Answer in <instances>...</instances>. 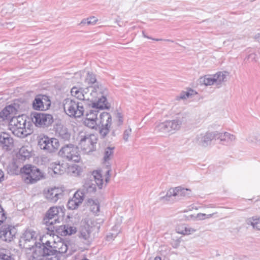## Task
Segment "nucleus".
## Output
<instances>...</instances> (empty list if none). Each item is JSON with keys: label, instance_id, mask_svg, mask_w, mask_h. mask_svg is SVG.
Masks as SVG:
<instances>
[{"label": "nucleus", "instance_id": "nucleus-1", "mask_svg": "<svg viewBox=\"0 0 260 260\" xmlns=\"http://www.w3.org/2000/svg\"><path fill=\"white\" fill-rule=\"evenodd\" d=\"M88 104H96L101 108H109L110 105L107 102L106 96L108 90L101 84H97L90 85L87 87Z\"/></svg>", "mask_w": 260, "mask_h": 260}, {"label": "nucleus", "instance_id": "nucleus-2", "mask_svg": "<svg viewBox=\"0 0 260 260\" xmlns=\"http://www.w3.org/2000/svg\"><path fill=\"white\" fill-rule=\"evenodd\" d=\"M187 114L185 112L180 113L175 119L166 120L155 124L154 131L161 135L168 134L173 131H178L181 125L186 121Z\"/></svg>", "mask_w": 260, "mask_h": 260}, {"label": "nucleus", "instance_id": "nucleus-3", "mask_svg": "<svg viewBox=\"0 0 260 260\" xmlns=\"http://www.w3.org/2000/svg\"><path fill=\"white\" fill-rule=\"evenodd\" d=\"M31 125L30 121H27L26 115L23 114L12 117L9 123L13 134L20 138H24L31 133Z\"/></svg>", "mask_w": 260, "mask_h": 260}, {"label": "nucleus", "instance_id": "nucleus-4", "mask_svg": "<svg viewBox=\"0 0 260 260\" xmlns=\"http://www.w3.org/2000/svg\"><path fill=\"white\" fill-rule=\"evenodd\" d=\"M84 101H78L71 98H67L63 101V110L65 113L71 118H80L85 111Z\"/></svg>", "mask_w": 260, "mask_h": 260}, {"label": "nucleus", "instance_id": "nucleus-5", "mask_svg": "<svg viewBox=\"0 0 260 260\" xmlns=\"http://www.w3.org/2000/svg\"><path fill=\"white\" fill-rule=\"evenodd\" d=\"M58 154L62 158L69 161L79 162L80 156L78 148L72 144H68L62 146L58 152Z\"/></svg>", "mask_w": 260, "mask_h": 260}, {"label": "nucleus", "instance_id": "nucleus-6", "mask_svg": "<svg viewBox=\"0 0 260 260\" xmlns=\"http://www.w3.org/2000/svg\"><path fill=\"white\" fill-rule=\"evenodd\" d=\"M20 169L24 173V180L26 183L33 184L43 178V174L36 166L26 165Z\"/></svg>", "mask_w": 260, "mask_h": 260}, {"label": "nucleus", "instance_id": "nucleus-7", "mask_svg": "<svg viewBox=\"0 0 260 260\" xmlns=\"http://www.w3.org/2000/svg\"><path fill=\"white\" fill-rule=\"evenodd\" d=\"M79 146L86 153L93 151L95 149L97 139L94 135L79 134Z\"/></svg>", "mask_w": 260, "mask_h": 260}, {"label": "nucleus", "instance_id": "nucleus-8", "mask_svg": "<svg viewBox=\"0 0 260 260\" xmlns=\"http://www.w3.org/2000/svg\"><path fill=\"white\" fill-rule=\"evenodd\" d=\"M37 234L30 230L25 231L19 240V246L22 248L31 249L38 244L36 241Z\"/></svg>", "mask_w": 260, "mask_h": 260}, {"label": "nucleus", "instance_id": "nucleus-9", "mask_svg": "<svg viewBox=\"0 0 260 260\" xmlns=\"http://www.w3.org/2000/svg\"><path fill=\"white\" fill-rule=\"evenodd\" d=\"M46 237H43L40 239L41 246L43 249L44 250L46 256V260H59L57 253L55 251V246L54 240H46Z\"/></svg>", "mask_w": 260, "mask_h": 260}, {"label": "nucleus", "instance_id": "nucleus-10", "mask_svg": "<svg viewBox=\"0 0 260 260\" xmlns=\"http://www.w3.org/2000/svg\"><path fill=\"white\" fill-rule=\"evenodd\" d=\"M62 212V209L60 207H51L46 212L43 222L46 225H53L55 223L59 222L58 214Z\"/></svg>", "mask_w": 260, "mask_h": 260}, {"label": "nucleus", "instance_id": "nucleus-11", "mask_svg": "<svg viewBox=\"0 0 260 260\" xmlns=\"http://www.w3.org/2000/svg\"><path fill=\"white\" fill-rule=\"evenodd\" d=\"M31 119L38 126H48L53 122L52 115L45 113L35 112L31 115Z\"/></svg>", "mask_w": 260, "mask_h": 260}, {"label": "nucleus", "instance_id": "nucleus-12", "mask_svg": "<svg viewBox=\"0 0 260 260\" xmlns=\"http://www.w3.org/2000/svg\"><path fill=\"white\" fill-rule=\"evenodd\" d=\"M217 131H208L205 133L201 134L197 136L196 143L199 146L206 147L211 144L214 139H217Z\"/></svg>", "mask_w": 260, "mask_h": 260}, {"label": "nucleus", "instance_id": "nucleus-13", "mask_svg": "<svg viewBox=\"0 0 260 260\" xmlns=\"http://www.w3.org/2000/svg\"><path fill=\"white\" fill-rule=\"evenodd\" d=\"M100 123L101 124L100 134L103 138H104L109 132V128L111 124L112 117L109 113L104 112L100 114Z\"/></svg>", "mask_w": 260, "mask_h": 260}, {"label": "nucleus", "instance_id": "nucleus-14", "mask_svg": "<svg viewBox=\"0 0 260 260\" xmlns=\"http://www.w3.org/2000/svg\"><path fill=\"white\" fill-rule=\"evenodd\" d=\"M17 230L14 226L4 225L1 228L0 238L6 242H11L15 238Z\"/></svg>", "mask_w": 260, "mask_h": 260}, {"label": "nucleus", "instance_id": "nucleus-15", "mask_svg": "<svg viewBox=\"0 0 260 260\" xmlns=\"http://www.w3.org/2000/svg\"><path fill=\"white\" fill-rule=\"evenodd\" d=\"M87 87L83 88L77 86H74L71 90V93L72 96L76 98L78 101H84L85 105L88 104V96Z\"/></svg>", "mask_w": 260, "mask_h": 260}, {"label": "nucleus", "instance_id": "nucleus-16", "mask_svg": "<svg viewBox=\"0 0 260 260\" xmlns=\"http://www.w3.org/2000/svg\"><path fill=\"white\" fill-rule=\"evenodd\" d=\"M63 190L61 188L54 187L48 190L45 194L46 198L52 203H56L58 200L63 197Z\"/></svg>", "mask_w": 260, "mask_h": 260}, {"label": "nucleus", "instance_id": "nucleus-17", "mask_svg": "<svg viewBox=\"0 0 260 260\" xmlns=\"http://www.w3.org/2000/svg\"><path fill=\"white\" fill-rule=\"evenodd\" d=\"M0 146L6 151L11 150L13 148V139L8 133H0Z\"/></svg>", "mask_w": 260, "mask_h": 260}, {"label": "nucleus", "instance_id": "nucleus-18", "mask_svg": "<svg viewBox=\"0 0 260 260\" xmlns=\"http://www.w3.org/2000/svg\"><path fill=\"white\" fill-rule=\"evenodd\" d=\"M55 134L63 141H68L71 138V133L66 126L61 124H57L55 127Z\"/></svg>", "mask_w": 260, "mask_h": 260}, {"label": "nucleus", "instance_id": "nucleus-19", "mask_svg": "<svg viewBox=\"0 0 260 260\" xmlns=\"http://www.w3.org/2000/svg\"><path fill=\"white\" fill-rule=\"evenodd\" d=\"M84 200V195L81 191H76L72 199L70 200L67 204L69 209L74 210L78 207Z\"/></svg>", "mask_w": 260, "mask_h": 260}, {"label": "nucleus", "instance_id": "nucleus-20", "mask_svg": "<svg viewBox=\"0 0 260 260\" xmlns=\"http://www.w3.org/2000/svg\"><path fill=\"white\" fill-rule=\"evenodd\" d=\"M92 228L89 226L82 228L79 238L82 240V242L86 245L89 246L92 242L94 237L91 235V230Z\"/></svg>", "mask_w": 260, "mask_h": 260}, {"label": "nucleus", "instance_id": "nucleus-21", "mask_svg": "<svg viewBox=\"0 0 260 260\" xmlns=\"http://www.w3.org/2000/svg\"><path fill=\"white\" fill-rule=\"evenodd\" d=\"M216 139L220 140L221 143L223 145H230L236 140V136L228 132L223 133L217 132Z\"/></svg>", "mask_w": 260, "mask_h": 260}, {"label": "nucleus", "instance_id": "nucleus-22", "mask_svg": "<svg viewBox=\"0 0 260 260\" xmlns=\"http://www.w3.org/2000/svg\"><path fill=\"white\" fill-rule=\"evenodd\" d=\"M32 248L34 251L30 257V260H43V258L46 256L41 243H38Z\"/></svg>", "mask_w": 260, "mask_h": 260}, {"label": "nucleus", "instance_id": "nucleus-23", "mask_svg": "<svg viewBox=\"0 0 260 260\" xmlns=\"http://www.w3.org/2000/svg\"><path fill=\"white\" fill-rule=\"evenodd\" d=\"M31 156L29 149L26 146L22 147L16 154V158L19 161H23L29 158Z\"/></svg>", "mask_w": 260, "mask_h": 260}, {"label": "nucleus", "instance_id": "nucleus-24", "mask_svg": "<svg viewBox=\"0 0 260 260\" xmlns=\"http://www.w3.org/2000/svg\"><path fill=\"white\" fill-rule=\"evenodd\" d=\"M54 244L55 249V251L59 257V260H60V257L62 254L67 251L68 246L67 244L61 240H58V241H54Z\"/></svg>", "mask_w": 260, "mask_h": 260}, {"label": "nucleus", "instance_id": "nucleus-25", "mask_svg": "<svg viewBox=\"0 0 260 260\" xmlns=\"http://www.w3.org/2000/svg\"><path fill=\"white\" fill-rule=\"evenodd\" d=\"M89 106H91L90 109L88 110L86 113V119H92L97 120L98 113L99 109H104V108H99L96 104H87Z\"/></svg>", "mask_w": 260, "mask_h": 260}, {"label": "nucleus", "instance_id": "nucleus-26", "mask_svg": "<svg viewBox=\"0 0 260 260\" xmlns=\"http://www.w3.org/2000/svg\"><path fill=\"white\" fill-rule=\"evenodd\" d=\"M89 106H91L90 109L88 110L86 113V119H92L97 120L98 113L99 109H104V108H99L96 104H87Z\"/></svg>", "mask_w": 260, "mask_h": 260}, {"label": "nucleus", "instance_id": "nucleus-27", "mask_svg": "<svg viewBox=\"0 0 260 260\" xmlns=\"http://www.w3.org/2000/svg\"><path fill=\"white\" fill-rule=\"evenodd\" d=\"M89 106H91L90 109L88 110L86 113V119H92L97 120L98 113L99 109H104V108H99L96 104H87Z\"/></svg>", "mask_w": 260, "mask_h": 260}, {"label": "nucleus", "instance_id": "nucleus-28", "mask_svg": "<svg viewBox=\"0 0 260 260\" xmlns=\"http://www.w3.org/2000/svg\"><path fill=\"white\" fill-rule=\"evenodd\" d=\"M25 104L19 101H15L13 104L9 106L12 108V111L15 115L25 110Z\"/></svg>", "mask_w": 260, "mask_h": 260}, {"label": "nucleus", "instance_id": "nucleus-29", "mask_svg": "<svg viewBox=\"0 0 260 260\" xmlns=\"http://www.w3.org/2000/svg\"><path fill=\"white\" fill-rule=\"evenodd\" d=\"M59 147V142L56 138H50L48 145H47V152L53 153L55 152Z\"/></svg>", "mask_w": 260, "mask_h": 260}, {"label": "nucleus", "instance_id": "nucleus-30", "mask_svg": "<svg viewBox=\"0 0 260 260\" xmlns=\"http://www.w3.org/2000/svg\"><path fill=\"white\" fill-rule=\"evenodd\" d=\"M215 80L214 75H207L200 78V83L206 86H210L215 85Z\"/></svg>", "mask_w": 260, "mask_h": 260}, {"label": "nucleus", "instance_id": "nucleus-31", "mask_svg": "<svg viewBox=\"0 0 260 260\" xmlns=\"http://www.w3.org/2000/svg\"><path fill=\"white\" fill-rule=\"evenodd\" d=\"M13 112L12 111V108L9 105L6 106L1 112L0 116L4 120L12 119L15 117Z\"/></svg>", "mask_w": 260, "mask_h": 260}, {"label": "nucleus", "instance_id": "nucleus-32", "mask_svg": "<svg viewBox=\"0 0 260 260\" xmlns=\"http://www.w3.org/2000/svg\"><path fill=\"white\" fill-rule=\"evenodd\" d=\"M49 168L51 169L55 174L61 175L65 171L64 167L61 165L59 162L51 163Z\"/></svg>", "mask_w": 260, "mask_h": 260}, {"label": "nucleus", "instance_id": "nucleus-33", "mask_svg": "<svg viewBox=\"0 0 260 260\" xmlns=\"http://www.w3.org/2000/svg\"><path fill=\"white\" fill-rule=\"evenodd\" d=\"M215 78V85L219 87L222 82L226 81L227 76L226 72H218L214 75Z\"/></svg>", "mask_w": 260, "mask_h": 260}, {"label": "nucleus", "instance_id": "nucleus-34", "mask_svg": "<svg viewBox=\"0 0 260 260\" xmlns=\"http://www.w3.org/2000/svg\"><path fill=\"white\" fill-rule=\"evenodd\" d=\"M114 149L115 147L112 146L105 148L103 157L105 162L109 161L112 158Z\"/></svg>", "mask_w": 260, "mask_h": 260}, {"label": "nucleus", "instance_id": "nucleus-35", "mask_svg": "<svg viewBox=\"0 0 260 260\" xmlns=\"http://www.w3.org/2000/svg\"><path fill=\"white\" fill-rule=\"evenodd\" d=\"M67 228H68V225H62L59 226L53 225L52 228L51 227V231L53 232L55 230L56 232L58 234H59L62 236H67L68 233Z\"/></svg>", "mask_w": 260, "mask_h": 260}, {"label": "nucleus", "instance_id": "nucleus-36", "mask_svg": "<svg viewBox=\"0 0 260 260\" xmlns=\"http://www.w3.org/2000/svg\"><path fill=\"white\" fill-rule=\"evenodd\" d=\"M49 141H50V138L47 136H44L40 137L38 140V146L41 149L47 152V145H48Z\"/></svg>", "mask_w": 260, "mask_h": 260}, {"label": "nucleus", "instance_id": "nucleus-37", "mask_svg": "<svg viewBox=\"0 0 260 260\" xmlns=\"http://www.w3.org/2000/svg\"><path fill=\"white\" fill-rule=\"evenodd\" d=\"M83 187L84 191L87 193H94L96 190L95 184L92 182H86Z\"/></svg>", "mask_w": 260, "mask_h": 260}, {"label": "nucleus", "instance_id": "nucleus-38", "mask_svg": "<svg viewBox=\"0 0 260 260\" xmlns=\"http://www.w3.org/2000/svg\"><path fill=\"white\" fill-rule=\"evenodd\" d=\"M42 102L43 100L42 99V96L36 97L32 103L33 108L36 110H44L43 108L44 107Z\"/></svg>", "mask_w": 260, "mask_h": 260}, {"label": "nucleus", "instance_id": "nucleus-39", "mask_svg": "<svg viewBox=\"0 0 260 260\" xmlns=\"http://www.w3.org/2000/svg\"><path fill=\"white\" fill-rule=\"evenodd\" d=\"M247 223L248 224H250L254 229L257 230H260V217H252L247 220Z\"/></svg>", "mask_w": 260, "mask_h": 260}, {"label": "nucleus", "instance_id": "nucleus-40", "mask_svg": "<svg viewBox=\"0 0 260 260\" xmlns=\"http://www.w3.org/2000/svg\"><path fill=\"white\" fill-rule=\"evenodd\" d=\"M85 82L88 84H90V85L99 84L96 81L95 75L90 72L87 73V77L85 79Z\"/></svg>", "mask_w": 260, "mask_h": 260}, {"label": "nucleus", "instance_id": "nucleus-41", "mask_svg": "<svg viewBox=\"0 0 260 260\" xmlns=\"http://www.w3.org/2000/svg\"><path fill=\"white\" fill-rule=\"evenodd\" d=\"M177 197H189L191 194V190L186 188H183L180 186L177 187Z\"/></svg>", "mask_w": 260, "mask_h": 260}, {"label": "nucleus", "instance_id": "nucleus-42", "mask_svg": "<svg viewBox=\"0 0 260 260\" xmlns=\"http://www.w3.org/2000/svg\"><path fill=\"white\" fill-rule=\"evenodd\" d=\"M181 228V230L180 228L177 229V232L183 235L190 234L196 231V230L189 227H186L184 225H182Z\"/></svg>", "mask_w": 260, "mask_h": 260}, {"label": "nucleus", "instance_id": "nucleus-43", "mask_svg": "<svg viewBox=\"0 0 260 260\" xmlns=\"http://www.w3.org/2000/svg\"><path fill=\"white\" fill-rule=\"evenodd\" d=\"M247 140L249 143L260 144V134H252L248 137Z\"/></svg>", "mask_w": 260, "mask_h": 260}, {"label": "nucleus", "instance_id": "nucleus-44", "mask_svg": "<svg viewBox=\"0 0 260 260\" xmlns=\"http://www.w3.org/2000/svg\"><path fill=\"white\" fill-rule=\"evenodd\" d=\"M178 191L177 187L175 188L170 189L168 191L165 196L161 197L162 199H165L167 201H170V198L172 197H177Z\"/></svg>", "mask_w": 260, "mask_h": 260}, {"label": "nucleus", "instance_id": "nucleus-45", "mask_svg": "<svg viewBox=\"0 0 260 260\" xmlns=\"http://www.w3.org/2000/svg\"><path fill=\"white\" fill-rule=\"evenodd\" d=\"M98 21V19L95 17H91L89 18H88L87 19H83L80 24L82 25H93L96 22Z\"/></svg>", "mask_w": 260, "mask_h": 260}, {"label": "nucleus", "instance_id": "nucleus-46", "mask_svg": "<svg viewBox=\"0 0 260 260\" xmlns=\"http://www.w3.org/2000/svg\"><path fill=\"white\" fill-rule=\"evenodd\" d=\"M41 96H42V99L43 100L42 104H43V106L44 107V108H43V110H46L49 108V107L51 105V101L49 99V96H48L47 95H43Z\"/></svg>", "mask_w": 260, "mask_h": 260}, {"label": "nucleus", "instance_id": "nucleus-47", "mask_svg": "<svg viewBox=\"0 0 260 260\" xmlns=\"http://www.w3.org/2000/svg\"><path fill=\"white\" fill-rule=\"evenodd\" d=\"M88 202L91 204L90 210L94 213H98L100 210L99 205L92 200H89Z\"/></svg>", "mask_w": 260, "mask_h": 260}, {"label": "nucleus", "instance_id": "nucleus-48", "mask_svg": "<svg viewBox=\"0 0 260 260\" xmlns=\"http://www.w3.org/2000/svg\"><path fill=\"white\" fill-rule=\"evenodd\" d=\"M84 123L85 125L91 128H94L97 124L96 120L92 119H85Z\"/></svg>", "mask_w": 260, "mask_h": 260}, {"label": "nucleus", "instance_id": "nucleus-49", "mask_svg": "<svg viewBox=\"0 0 260 260\" xmlns=\"http://www.w3.org/2000/svg\"><path fill=\"white\" fill-rule=\"evenodd\" d=\"M191 94L189 91H183L180 93L179 96L177 97V100H184L189 98Z\"/></svg>", "mask_w": 260, "mask_h": 260}, {"label": "nucleus", "instance_id": "nucleus-50", "mask_svg": "<svg viewBox=\"0 0 260 260\" xmlns=\"http://www.w3.org/2000/svg\"><path fill=\"white\" fill-rule=\"evenodd\" d=\"M131 133L132 129L131 128H128L124 131L123 135V139L125 142L128 141V138L131 135Z\"/></svg>", "mask_w": 260, "mask_h": 260}, {"label": "nucleus", "instance_id": "nucleus-51", "mask_svg": "<svg viewBox=\"0 0 260 260\" xmlns=\"http://www.w3.org/2000/svg\"><path fill=\"white\" fill-rule=\"evenodd\" d=\"M214 213L206 214L204 213H198L197 215V217L200 220H204L206 218H209L212 216Z\"/></svg>", "mask_w": 260, "mask_h": 260}, {"label": "nucleus", "instance_id": "nucleus-52", "mask_svg": "<svg viewBox=\"0 0 260 260\" xmlns=\"http://www.w3.org/2000/svg\"><path fill=\"white\" fill-rule=\"evenodd\" d=\"M4 250H0V259L2 260H11V256L5 253Z\"/></svg>", "mask_w": 260, "mask_h": 260}, {"label": "nucleus", "instance_id": "nucleus-53", "mask_svg": "<svg viewBox=\"0 0 260 260\" xmlns=\"http://www.w3.org/2000/svg\"><path fill=\"white\" fill-rule=\"evenodd\" d=\"M67 225H68V228H67V230L68 231L67 235H71L73 234L76 233V232H77V229L76 227L72 226L68 224H67Z\"/></svg>", "mask_w": 260, "mask_h": 260}, {"label": "nucleus", "instance_id": "nucleus-54", "mask_svg": "<svg viewBox=\"0 0 260 260\" xmlns=\"http://www.w3.org/2000/svg\"><path fill=\"white\" fill-rule=\"evenodd\" d=\"M116 118L118 119L116 122L117 125L118 126H120L123 123V116L120 113L118 112L116 114Z\"/></svg>", "mask_w": 260, "mask_h": 260}, {"label": "nucleus", "instance_id": "nucleus-55", "mask_svg": "<svg viewBox=\"0 0 260 260\" xmlns=\"http://www.w3.org/2000/svg\"><path fill=\"white\" fill-rule=\"evenodd\" d=\"M94 181L102 178L101 174L98 171H94L92 173Z\"/></svg>", "mask_w": 260, "mask_h": 260}, {"label": "nucleus", "instance_id": "nucleus-56", "mask_svg": "<svg viewBox=\"0 0 260 260\" xmlns=\"http://www.w3.org/2000/svg\"><path fill=\"white\" fill-rule=\"evenodd\" d=\"M95 184L96 185H97L100 189H102L103 187V180L102 178H101L100 179H98L95 181H94Z\"/></svg>", "mask_w": 260, "mask_h": 260}, {"label": "nucleus", "instance_id": "nucleus-57", "mask_svg": "<svg viewBox=\"0 0 260 260\" xmlns=\"http://www.w3.org/2000/svg\"><path fill=\"white\" fill-rule=\"evenodd\" d=\"M10 168H12L13 169V171L12 173H16V172L18 171V166L16 165V162H13L11 165H10Z\"/></svg>", "mask_w": 260, "mask_h": 260}, {"label": "nucleus", "instance_id": "nucleus-58", "mask_svg": "<svg viewBox=\"0 0 260 260\" xmlns=\"http://www.w3.org/2000/svg\"><path fill=\"white\" fill-rule=\"evenodd\" d=\"M4 173L2 171V170L0 169V182L4 180Z\"/></svg>", "mask_w": 260, "mask_h": 260}, {"label": "nucleus", "instance_id": "nucleus-59", "mask_svg": "<svg viewBox=\"0 0 260 260\" xmlns=\"http://www.w3.org/2000/svg\"><path fill=\"white\" fill-rule=\"evenodd\" d=\"M142 33H143V36L144 37H145V38H148V39H151V38H150V37H148V36H146V34H145L144 31H143V32H142Z\"/></svg>", "mask_w": 260, "mask_h": 260}, {"label": "nucleus", "instance_id": "nucleus-60", "mask_svg": "<svg viewBox=\"0 0 260 260\" xmlns=\"http://www.w3.org/2000/svg\"><path fill=\"white\" fill-rule=\"evenodd\" d=\"M151 39H152V38ZM152 40L156 41H162V40L161 39H152Z\"/></svg>", "mask_w": 260, "mask_h": 260}, {"label": "nucleus", "instance_id": "nucleus-61", "mask_svg": "<svg viewBox=\"0 0 260 260\" xmlns=\"http://www.w3.org/2000/svg\"><path fill=\"white\" fill-rule=\"evenodd\" d=\"M112 136H114H114H115L116 134H115V131H114V130H113V131H112Z\"/></svg>", "mask_w": 260, "mask_h": 260}, {"label": "nucleus", "instance_id": "nucleus-62", "mask_svg": "<svg viewBox=\"0 0 260 260\" xmlns=\"http://www.w3.org/2000/svg\"><path fill=\"white\" fill-rule=\"evenodd\" d=\"M154 260H161L160 257H156Z\"/></svg>", "mask_w": 260, "mask_h": 260}, {"label": "nucleus", "instance_id": "nucleus-63", "mask_svg": "<svg viewBox=\"0 0 260 260\" xmlns=\"http://www.w3.org/2000/svg\"><path fill=\"white\" fill-rule=\"evenodd\" d=\"M8 8L10 9L11 10H12V9L13 8V7L12 5H9V6H8Z\"/></svg>", "mask_w": 260, "mask_h": 260}, {"label": "nucleus", "instance_id": "nucleus-64", "mask_svg": "<svg viewBox=\"0 0 260 260\" xmlns=\"http://www.w3.org/2000/svg\"><path fill=\"white\" fill-rule=\"evenodd\" d=\"M5 9H6V8L3 9L2 10V13H5Z\"/></svg>", "mask_w": 260, "mask_h": 260}]
</instances>
